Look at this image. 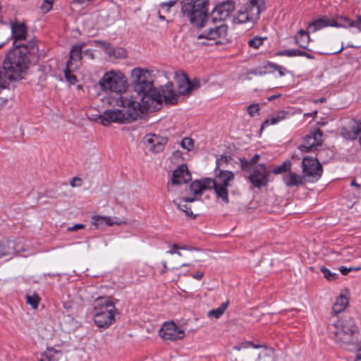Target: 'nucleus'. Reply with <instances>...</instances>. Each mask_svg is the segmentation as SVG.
<instances>
[{
	"mask_svg": "<svg viewBox=\"0 0 361 361\" xmlns=\"http://www.w3.org/2000/svg\"><path fill=\"white\" fill-rule=\"evenodd\" d=\"M132 86L136 95L126 93L117 100L121 109L106 110L99 116L100 123L104 126L111 123H129L141 117L147 111L161 105V94L154 87L152 71L140 67L131 71Z\"/></svg>",
	"mask_w": 361,
	"mask_h": 361,
	"instance_id": "f257e3e1",
	"label": "nucleus"
},
{
	"mask_svg": "<svg viewBox=\"0 0 361 361\" xmlns=\"http://www.w3.org/2000/svg\"><path fill=\"white\" fill-rule=\"evenodd\" d=\"M36 47L34 42H29L28 45H16L6 55L2 69L6 72L11 81L22 78V74L29 68V55L35 53Z\"/></svg>",
	"mask_w": 361,
	"mask_h": 361,
	"instance_id": "f03ea898",
	"label": "nucleus"
},
{
	"mask_svg": "<svg viewBox=\"0 0 361 361\" xmlns=\"http://www.w3.org/2000/svg\"><path fill=\"white\" fill-rule=\"evenodd\" d=\"M209 0H182L181 12L197 28L203 27L208 18Z\"/></svg>",
	"mask_w": 361,
	"mask_h": 361,
	"instance_id": "7ed1b4c3",
	"label": "nucleus"
},
{
	"mask_svg": "<svg viewBox=\"0 0 361 361\" xmlns=\"http://www.w3.org/2000/svg\"><path fill=\"white\" fill-rule=\"evenodd\" d=\"M329 329L334 334L335 341L341 348L350 351L353 350L354 343H352V336L357 331V326L351 317L343 316Z\"/></svg>",
	"mask_w": 361,
	"mask_h": 361,
	"instance_id": "20e7f679",
	"label": "nucleus"
},
{
	"mask_svg": "<svg viewBox=\"0 0 361 361\" xmlns=\"http://www.w3.org/2000/svg\"><path fill=\"white\" fill-rule=\"evenodd\" d=\"M118 311L111 298H99L94 305V322L103 329H108L116 322Z\"/></svg>",
	"mask_w": 361,
	"mask_h": 361,
	"instance_id": "39448f33",
	"label": "nucleus"
},
{
	"mask_svg": "<svg viewBox=\"0 0 361 361\" xmlns=\"http://www.w3.org/2000/svg\"><path fill=\"white\" fill-rule=\"evenodd\" d=\"M99 85L104 91L110 90L121 93L126 90L127 87V78L120 71H111L103 75L99 82Z\"/></svg>",
	"mask_w": 361,
	"mask_h": 361,
	"instance_id": "423d86ee",
	"label": "nucleus"
},
{
	"mask_svg": "<svg viewBox=\"0 0 361 361\" xmlns=\"http://www.w3.org/2000/svg\"><path fill=\"white\" fill-rule=\"evenodd\" d=\"M261 6L259 0H249L244 9L238 11L233 18V23L234 24H243L247 22L252 23L257 22L262 11Z\"/></svg>",
	"mask_w": 361,
	"mask_h": 361,
	"instance_id": "0eeeda50",
	"label": "nucleus"
},
{
	"mask_svg": "<svg viewBox=\"0 0 361 361\" xmlns=\"http://www.w3.org/2000/svg\"><path fill=\"white\" fill-rule=\"evenodd\" d=\"M214 180V190L216 195L220 197L224 203L228 204L229 199L227 188L231 185V182L234 180V174L229 171L220 170Z\"/></svg>",
	"mask_w": 361,
	"mask_h": 361,
	"instance_id": "6e6552de",
	"label": "nucleus"
},
{
	"mask_svg": "<svg viewBox=\"0 0 361 361\" xmlns=\"http://www.w3.org/2000/svg\"><path fill=\"white\" fill-rule=\"evenodd\" d=\"M302 177L309 181H317L323 172L322 166L317 158L305 157L302 161Z\"/></svg>",
	"mask_w": 361,
	"mask_h": 361,
	"instance_id": "1a4fd4ad",
	"label": "nucleus"
},
{
	"mask_svg": "<svg viewBox=\"0 0 361 361\" xmlns=\"http://www.w3.org/2000/svg\"><path fill=\"white\" fill-rule=\"evenodd\" d=\"M174 78L178 85V94L181 95L190 94L192 91L200 87V80L195 78L190 80L183 71H176Z\"/></svg>",
	"mask_w": 361,
	"mask_h": 361,
	"instance_id": "9d476101",
	"label": "nucleus"
},
{
	"mask_svg": "<svg viewBox=\"0 0 361 361\" xmlns=\"http://www.w3.org/2000/svg\"><path fill=\"white\" fill-rule=\"evenodd\" d=\"M269 172L267 170L264 164H260L255 166L250 171L248 180L254 187L261 188L267 185Z\"/></svg>",
	"mask_w": 361,
	"mask_h": 361,
	"instance_id": "9b49d317",
	"label": "nucleus"
},
{
	"mask_svg": "<svg viewBox=\"0 0 361 361\" xmlns=\"http://www.w3.org/2000/svg\"><path fill=\"white\" fill-rule=\"evenodd\" d=\"M235 3L232 0H226L217 4L212 11L213 21H224L228 18L234 11Z\"/></svg>",
	"mask_w": 361,
	"mask_h": 361,
	"instance_id": "f8f14e48",
	"label": "nucleus"
},
{
	"mask_svg": "<svg viewBox=\"0 0 361 361\" xmlns=\"http://www.w3.org/2000/svg\"><path fill=\"white\" fill-rule=\"evenodd\" d=\"M228 34V26L224 23L218 26L209 27L197 36L198 39H205L215 41L216 44H222Z\"/></svg>",
	"mask_w": 361,
	"mask_h": 361,
	"instance_id": "ddd939ff",
	"label": "nucleus"
},
{
	"mask_svg": "<svg viewBox=\"0 0 361 361\" xmlns=\"http://www.w3.org/2000/svg\"><path fill=\"white\" fill-rule=\"evenodd\" d=\"M322 131L316 129L311 131L304 137V143L298 147L302 152H314L322 144Z\"/></svg>",
	"mask_w": 361,
	"mask_h": 361,
	"instance_id": "4468645a",
	"label": "nucleus"
},
{
	"mask_svg": "<svg viewBox=\"0 0 361 361\" xmlns=\"http://www.w3.org/2000/svg\"><path fill=\"white\" fill-rule=\"evenodd\" d=\"M159 336L164 340L175 341L183 338L184 331L173 322H166L159 330Z\"/></svg>",
	"mask_w": 361,
	"mask_h": 361,
	"instance_id": "2eb2a0df",
	"label": "nucleus"
},
{
	"mask_svg": "<svg viewBox=\"0 0 361 361\" xmlns=\"http://www.w3.org/2000/svg\"><path fill=\"white\" fill-rule=\"evenodd\" d=\"M191 180V174L186 164H181L175 169L172 174V183L182 185Z\"/></svg>",
	"mask_w": 361,
	"mask_h": 361,
	"instance_id": "dca6fc26",
	"label": "nucleus"
},
{
	"mask_svg": "<svg viewBox=\"0 0 361 361\" xmlns=\"http://www.w3.org/2000/svg\"><path fill=\"white\" fill-rule=\"evenodd\" d=\"M168 140L167 137L157 135L155 134L146 136V141L150 145V150L154 153L162 152Z\"/></svg>",
	"mask_w": 361,
	"mask_h": 361,
	"instance_id": "f3484780",
	"label": "nucleus"
},
{
	"mask_svg": "<svg viewBox=\"0 0 361 361\" xmlns=\"http://www.w3.org/2000/svg\"><path fill=\"white\" fill-rule=\"evenodd\" d=\"M332 19V27H355L357 31H361V22L358 20V16L356 20H352L348 17L338 16Z\"/></svg>",
	"mask_w": 361,
	"mask_h": 361,
	"instance_id": "a211bd4d",
	"label": "nucleus"
},
{
	"mask_svg": "<svg viewBox=\"0 0 361 361\" xmlns=\"http://www.w3.org/2000/svg\"><path fill=\"white\" fill-rule=\"evenodd\" d=\"M161 94V102L162 98L166 104H174L177 103L178 95L173 90V84L172 82H168L165 85L161 87V92H159Z\"/></svg>",
	"mask_w": 361,
	"mask_h": 361,
	"instance_id": "6ab92c4d",
	"label": "nucleus"
},
{
	"mask_svg": "<svg viewBox=\"0 0 361 361\" xmlns=\"http://www.w3.org/2000/svg\"><path fill=\"white\" fill-rule=\"evenodd\" d=\"M11 36L14 39L13 47L16 45H28V44H17V41L23 40L26 38L27 36V27L24 23H20L18 22L11 23Z\"/></svg>",
	"mask_w": 361,
	"mask_h": 361,
	"instance_id": "aec40b11",
	"label": "nucleus"
},
{
	"mask_svg": "<svg viewBox=\"0 0 361 361\" xmlns=\"http://www.w3.org/2000/svg\"><path fill=\"white\" fill-rule=\"evenodd\" d=\"M331 21V18L323 17L310 23L307 26V29L310 32H314L328 26L332 27Z\"/></svg>",
	"mask_w": 361,
	"mask_h": 361,
	"instance_id": "412c9836",
	"label": "nucleus"
},
{
	"mask_svg": "<svg viewBox=\"0 0 361 361\" xmlns=\"http://www.w3.org/2000/svg\"><path fill=\"white\" fill-rule=\"evenodd\" d=\"M302 176L289 172L283 176V180L287 187L299 186L303 184Z\"/></svg>",
	"mask_w": 361,
	"mask_h": 361,
	"instance_id": "4be33fe9",
	"label": "nucleus"
},
{
	"mask_svg": "<svg viewBox=\"0 0 361 361\" xmlns=\"http://www.w3.org/2000/svg\"><path fill=\"white\" fill-rule=\"evenodd\" d=\"M63 353L61 350L49 347L47 348L38 361H59Z\"/></svg>",
	"mask_w": 361,
	"mask_h": 361,
	"instance_id": "5701e85b",
	"label": "nucleus"
},
{
	"mask_svg": "<svg viewBox=\"0 0 361 361\" xmlns=\"http://www.w3.org/2000/svg\"><path fill=\"white\" fill-rule=\"evenodd\" d=\"M276 55L281 56H288V57L305 56L309 59H314V56L312 54H309L308 52L305 51H301V50L295 49H285V50L278 51L276 53Z\"/></svg>",
	"mask_w": 361,
	"mask_h": 361,
	"instance_id": "b1692460",
	"label": "nucleus"
},
{
	"mask_svg": "<svg viewBox=\"0 0 361 361\" xmlns=\"http://www.w3.org/2000/svg\"><path fill=\"white\" fill-rule=\"evenodd\" d=\"M295 43L302 49H307L310 38L308 32L300 30L294 37Z\"/></svg>",
	"mask_w": 361,
	"mask_h": 361,
	"instance_id": "393cba45",
	"label": "nucleus"
},
{
	"mask_svg": "<svg viewBox=\"0 0 361 361\" xmlns=\"http://www.w3.org/2000/svg\"><path fill=\"white\" fill-rule=\"evenodd\" d=\"M86 45L85 42L75 44L70 51V59L68 61H78L82 59V49Z\"/></svg>",
	"mask_w": 361,
	"mask_h": 361,
	"instance_id": "a878e982",
	"label": "nucleus"
},
{
	"mask_svg": "<svg viewBox=\"0 0 361 361\" xmlns=\"http://www.w3.org/2000/svg\"><path fill=\"white\" fill-rule=\"evenodd\" d=\"M348 303V298L343 295H341L339 297L337 298L336 302H334L332 310L335 314H339L341 312H343L345 307H347V305Z\"/></svg>",
	"mask_w": 361,
	"mask_h": 361,
	"instance_id": "bb28decb",
	"label": "nucleus"
},
{
	"mask_svg": "<svg viewBox=\"0 0 361 361\" xmlns=\"http://www.w3.org/2000/svg\"><path fill=\"white\" fill-rule=\"evenodd\" d=\"M228 303V301L224 302L221 303V305L217 308L209 310L207 313V316L209 318H220L227 309Z\"/></svg>",
	"mask_w": 361,
	"mask_h": 361,
	"instance_id": "cd10ccee",
	"label": "nucleus"
},
{
	"mask_svg": "<svg viewBox=\"0 0 361 361\" xmlns=\"http://www.w3.org/2000/svg\"><path fill=\"white\" fill-rule=\"evenodd\" d=\"M72 68V63L71 61H67L66 63V68L64 70V75L66 80L70 84V85H75L78 80L76 76L71 72V68Z\"/></svg>",
	"mask_w": 361,
	"mask_h": 361,
	"instance_id": "c85d7f7f",
	"label": "nucleus"
},
{
	"mask_svg": "<svg viewBox=\"0 0 361 361\" xmlns=\"http://www.w3.org/2000/svg\"><path fill=\"white\" fill-rule=\"evenodd\" d=\"M13 252V247L9 242H0V258L10 256Z\"/></svg>",
	"mask_w": 361,
	"mask_h": 361,
	"instance_id": "c756f323",
	"label": "nucleus"
},
{
	"mask_svg": "<svg viewBox=\"0 0 361 361\" xmlns=\"http://www.w3.org/2000/svg\"><path fill=\"white\" fill-rule=\"evenodd\" d=\"M291 164L290 161H284L282 164L275 167L272 170L274 174L278 175L290 171Z\"/></svg>",
	"mask_w": 361,
	"mask_h": 361,
	"instance_id": "7c9ffc66",
	"label": "nucleus"
},
{
	"mask_svg": "<svg viewBox=\"0 0 361 361\" xmlns=\"http://www.w3.org/2000/svg\"><path fill=\"white\" fill-rule=\"evenodd\" d=\"M267 39V37H261L258 36H255L252 39L248 40L247 44L249 47L253 49H258L264 42V40Z\"/></svg>",
	"mask_w": 361,
	"mask_h": 361,
	"instance_id": "2f4dec72",
	"label": "nucleus"
},
{
	"mask_svg": "<svg viewBox=\"0 0 361 361\" xmlns=\"http://www.w3.org/2000/svg\"><path fill=\"white\" fill-rule=\"evenodd\" d=\"M320 271L323 274L324 278L328 281H334L338 278V274L337 273L331 272L325 267H322L320 268Z\"/></svg>",
	"mask_w": 361,
	"mask_h": 361,
	"instance_id": "473e14b6",
	"label": "nucleus"
},
{
	"mask_svg": "<svg viewBox=\"0 0 361 361\" xmlns=\"http://www.w3.org/2000/svg\"><path fill=\"white\" fill-rule=\"evenodd\" d=\"M123 224H126L125 221L121 220L119 218L114 216H105L104 226H112L114 225H122Z\"/></svg>",
	"mask_w": 361,
	"mask_h": 361,
	"instance_id": "72a5a7b5",
	"label": "nucleus"
},
{
	"mask_svg": "<svg viewBox=\"0 0 361 361\" xmlns=\"http://www.w3.org/2000/svg\"><path fill=\"white\" fill-rule=\"evenodd\" d=\"M180 146L188 152L191 151L194 147V141L192 138L185 137L181 140Z\"/></svg>",
	"mask_w": 361,
	"mask_h": 361,
	"instance_id": "f704fd0d",
	"label": "nucleus"
},
{
	"mask_svg": "<svg viewBox=\"0 0 361 361\" xmlns=\"http://www.w3.org/2000/svg\"><path fill=\"white\" fill-rule=\"evenodd\" d=\"M202 187V183L199 180H195L190 183V189L195 195H197L202 194L203 192Z\"/></svg>",
	"mask_w": 361,
	"mask_h": 361,
	"instance_id": "c9c22d12",
	"label": "nucleus"
},
{
	"mask_svg": "<svg viewBox=\"0 0 361 361\" xmlns=\"http://www.w3.org/2000/svg\"><path fill=\"white\" fill-rule=\"evenodd\" d=\"M10 81L6 72L0 68V91L4 89Z\"/></svg>",
	"mask_w": 361,
	"mask_h": 361,
	"instance_id": "e433bc0d",
	"label": "nucleus"
},
{
	"mask_svg": "<svg viewBox=\"0 0 361 361\" xmlns=\"http://www.w3.org/2000/svg\"><path fill=\"white\" fill-rule=\"evenodd\" d=\"M200 183H202V191L214 188V180L212 178H204L199 180Z\"/></svg>",
	"mask_w": 361,
	"mask_h": 361,
	"instance_id": "4c0bfd02",
	"label": "nucleus"
},
{
	"mask_svg": "<svg viewBox=\"0 0 361 361\" xmlns=\"http://www.w3.org/2000/svg\"><path fill=\"white\" fill-rule=\"evenodd\" d=\"M27 302L32 306L34 309L37 308L39 302V298L37 295L34 294L32 295H27L26 296Z\"/></svg>",
	"mask_w": 361,
	"mask_h": 361,
	"instance_id": "58836bf2",
	"label": "nucleus"
},
{
	"mask_svg": "<svg viewBox=\"0 0 361 361\" xmlns=\"http://www.w3.org/2000/svg\"><path fill=\"white\" fill-rule=\"evenodd\" d=\"M105 216L95 215L92 217V223L97 228L104 226Z\"/></svg>",
	"mask_w": 361,
	"mask_h": 361,
	"instance_id": "ea45409f",
	"label": "nucleus"
},
{
	"mask_svg": "<svg viewBox=\"0 0 361 361\" xmlns=\"http://www.w3.org/2000/svg\"><path fill=\"white\" fill-rule=\"evenodd\" d=\"M176 4V1L171 0L169 2L161 3L160 5L161 9L163 13H167L170 11L171 8L174 6Z\"/></svg>",
	"mask_w": 361,
	"mask_h": 361,
	"instance_id": "a19ab883",
	"label": "nucleus"
},
{
	"mask_svg": "<svg viewBox=\"0 0 361 361\" xmlns=\"http://www.w3.org/2000/svg\"><path fill=\"white\" fill-rule=\"evenodd\" d=\"M54 1V0H44L41 6L42 12L45 13L49 12L52 8Z\"/></svg>",
	"mask_w": 361,
	"mask_h": 361,
	"instance_id": "79ce46f5",
	"label": "nucleus"
},
{
	"mask_svg": "<svg viewBox=\"0 0 361 361\" xmlns=\"http://www.w3.org/2000/svg\"><path fill=\"white\" fill-rule=\"evenodd\" d=\"M259 111V106L258 104H252L247 106V113L253 117Z\"/></svg>",
	"mask_w": 361,
	"mask_h": 361,
	"instance_id": "37998d69",
	"label": "nucleus"
},
{
	"mask_svg": "<svg viewBox=\"0 0 361 361\" xmlns=\"http://www.w3.org/2000/svg\"><path fill=\"white\" fill-rule=\"evenodd\" d=\"M352 132L356 135H360L359 142L361 145V121L355 123L354 126L352 127Z\"/></svg>",
	"mask_w": 361,
	"mask_h": 361,
	"instance_id": "c03bdc74",
	"label": "nucleus"
},
{
	"mask_svg": "<svg viewBox=\"0 0 361 361\" xmlns=\"http://www.w3.org/2000/svg\"><path fill=\"white\" fill-rule=\"evenodd\" d=\"M279 123L276 117L275 116H272L271 118L265 120L261 126V130H263L264 128L268 127L270 125H274Z\"/></svg>",
	"mask_w": 361,
	"mask_h": 361,
	"instance_id": "a18cd8bd",
	"label": "nucleus"
},
{
	"mask_svg": "<svg viewBox=\"0 0 361 361\" xmlns=\"http://www.w3.org/2000/svg\"><path fill=\"white\" fill-rule=\"evenodd\" d=\"M240 164L241 169L243 171H248L252 167V164L250 161L247 160L246 158L242 157L240 159Z\"/></svg>",
	"mask_w": 361,
	"mask_h": 361,
	"instance_id": "49530a36",
	"label": "nucleus"
},
{
	"mask_svg": "<svg viewBox=\"0 0 361 361\" xmlns=\"http://www.w3.org/2000/svg\"><path fill=\"white\" fill-rule=\"evenodd\" d=\"M173 202L176 204L177 208L178 209L183 211V212H185L187 216L191 217L193 215V213L191 211L190 208L188 207L187 205H185V204L181 205L180 204H176L175 202Z\"/></svg>",
	"mask_w": 361,
	"mask_h": 361,
	"instance_id": "de8ad7c7",
	"label": "nucleus"
},
{
	"mask_svg": "<svg viewBox=\"0 0 361 361\" xmlns=\"http://www.w3.org/2000/svg\"><path fill=\"white\" fill-rule=\"evenodd\" d=\"M249 346H251L253 348H267L265 345H256V344H254L251 341H248V342H246L245 343H242V347L243 348H247Z\"/></svg>",
	"mask_w": 361,
	"mask_h": 361,
	"instance_id": "09e8293b",
	"label": "nucleus"
},
{
	"mask_svg": "<svg viewBox=\"0 0 361 361\" xmlns=\"http://www.w3.org/2000/svg\"><path fill=\"white\" fill-rule=\"evenodd\" d=\"M82 179L78 177H74L70 182L71 187L75 188L76 186H80L82 185Z\"/></svg>",
	"mask_w": 361,
	"mask_h": 361,
	"instance_id": "8fccbe9b",
	"label": "nucleus"
},
{
	"mask_svg": "<svg viewBox=\"0 0 361 361\" xmlns=\"http://www.w3.org/2000/svg\"><path fill=\"white\" fill-rule=\"evenodd\" d=\"M288 115L287 111H279L275 116L276 117L279 122L284 120L286 118L287 116Z\"/></svg>",
	"mask_w": 361,
	"mask_h": 361,
	"instance_id": "3c124183",
	"label": "nucleus"
},
{
	"mask_svg": "<svg viewBox=\"0 0 361 361\" xmlns=\"http://www.w3.org/2000/svg\"><path fill=\"white\" fill-rule=\"evenodd\" d=\"M173 248H176V249H180V250H190V251H192V250H195V248L192 247V246H190V245H184V246H180L178 244H173Z\"/></svg>",
	"mask_w": 361,
	"mask_h": 361,
	"instance_id": "603ef678",
	"label": "nucleus"
},
{
	"mask_svg": "<svg viewBox=\"0 0 361 361\" xmlns=\"http://www.w3.org/2000/svg\"><path fill=\"white\" fill-rule=\"evenodd\" d=\"M190 276L197 280H200L204 276V272L201 271H197L195 273L190 274Z\"/></svg>",
	"mask_w": 361,
	"mask_h": 361,
	"instance_id": "864d4df0",
	"label": "nucleus"
},
{
	"mask_svg": "<svg viewBox=\"0 0 361 361\" xmlns=\"http://www.w3.org/2000/svg\"><path fill=\"white\" fill-rule=\"evenodd\" d=\"M84 227H85V226L83 224H75L73 226L68 227V231H78V230L83 228Z\"/></svg>",
	"mask_w": 361,
	"mask_h": 361,
	"instance_id": "5fc2aeb1",
	"label": "nucleus"
},
{
	"mask_svg": "<svg viewBox=\"0 0 361 361\" xmlns=\"http://www.w3.org/2000/svg\"><path fill=\"white\" fill-rule=\"evenodd\" d=\"M339 270L343 275H347L350 271H353V267H341Z\"/></svg>",
	"mask_w": 361,
	"mask_h": 361,
	"instance_id": "6e6d98bb",
	"label": "nucleus"
},
{
	"mask_svg": "<svg viewBox=\"0 0 361 361\" xmlns=\"http://www.w3.org/2000/svg\"><path fill=\"white\" fill-rule=\"evenodd\" d=\"M161 264H162V269L160 271V274L161 275H163L164 274L167 270H168V267H167V262L166 261H162L161 262Z\"/></svg>",
	"mask_w": 361,
	"mask_h": 361,
	"instance_id": "4d7b16f0",
	"label": "nucleus"
},
{
	"mask_svg": "<svg viewBox=\"0 0 361 361\" xmlns=\"http://www.w3.org/2000/svg\"><path fill=\"white\" fill-rule=\"evenodd\" d=\"M259 157H260V156L258 154H255L252 157V159L250 160V161L251 162L252 165L255 164L258 161Z\"/></svg>",
	"mask_w": 361,
	"mask_h": 361,
	"instance_id": "13d9d810",
	"label": "nucleus"
},
{
	"mask_svg": "<svg viewBox=\"0 0 361 361\" xmlns=\"http://www.w3.org/2000/svg\"><path fill=\"white\" fill-rule=\"evenodd\" d=\"M355 361H361V346L356 351Z\"/></svg>",
	"mask_w": 361,
	"mask_h": 361,
	"instance_id": "bf43d9fd",
	"label": "nucleus"
},
{
	"mask_svg": "<svg viewBox=\"0 0 361 361\" xmlns=\"http://www.w3.org/2000/svg\"><path fill=\"white\" fill-rule=\"evenodd\" d=\"M166 253L170 255L177 254L178 256H182V254L180 252L173 250H169L166 252Z\"/></svg>",
	"mask_w": 361,
	"mask_h": 361,
	"instance_id": "052dcab7",
	"label": "nucleus"
},
{
	"mask_svg": "<svg viewBox=\"0 0 361 361\" xmlns=\"http://www.w3.org/2000/svg\"><path fill=\"white\" fill-rule=\"evenodd\" d=\"M183 200L185 202H192L195 200V197H185Z\"/></svg>",
	"mask_w": 361,
	"mask_h": 361,
	"instance_id": "680f3d73",
	"label": "nucleus"
},
{
	"mask_svg": "<svg viewBox=\"0 0 361 361\" xmlns=\"http://www.w3.org/2000/svg\"><path fill=\"white\" fill-rule=\"evenodd\" d=\"M281 96V94H274V95H271L270 97H268V100L269 101H272L278 97H279Z\"/></svg>",
	"mask_w": 361,
	"mask_h": 361,
	"instance_id": "e2e57ef3",
	"label": "nucleus"
},
{
	"mask_svg": "<svg viewBox=\"0 0 361 361\" xmlns=\"http://www.w3.org/2000/svg\"><path fill=\"white\" fill-rule=\"evenodd\" d=\"M73 1L75 2V3H78V4H84L85 2L90 1V0H73Z\"/></svg>",
	"mask_w": 361,
	"mask_h": 361,
	"instance_id": "0e129e2a",
	"label": "nucleus"
},
{
	"mask_svg": "<svg viewBox=\"0 0 361 361\" xmlns=\"http://www.w3.org/2000/svg\"><path fill=\"white\" fill-rule=\"evenodd\" d=\"M226 161V157H221L220 159H217V165L219 164L221 161Z\"/></svg>",
	"mask_w": 361,
	"mask_h": 361,
	"instance_id": "69168bd1",
	"label": "nucleus"
},
{
	"mask_svg": "<svg viewBox=\"0 0 361 361\" xmlns=\"http://www.w3.org/2000/svg\"><path fill=\"white\" fill-rule=\"evenodd\" d=\"M158 16H159V18L161 20H165V17H164V16H163V15L161 14V11H158Z\"/></svg>",
	"mask_w": 361,
	"mask_h": 361,
	"instance_id": "338daca9",
	"label": "nucleus"
},
{
	"mask_svg": "<svg viewBox=\"0 0 361 361\" xmlns=\"http://www.w3.org/2000/svg\"><path fill=\"white\" fill-rule=\"evenodd\" d=\"M326 100V99L324 97H322V98H319V99L317 100H315L314 102L315 103H322L324 102V101Z\"/></svg>",
	"mask_w": 361,
	"mask_h": 361,
	"instance_id": "774afa93",
	"label": "nucleus"
}]
</instances>
